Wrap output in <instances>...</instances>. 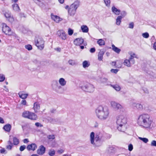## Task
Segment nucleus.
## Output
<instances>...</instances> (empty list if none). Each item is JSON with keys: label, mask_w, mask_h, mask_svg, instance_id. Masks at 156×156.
<instances>
[{"label": "nucleus", "mask_w": 156, "mask_h": 156, "mask_svg": "<svg viewBox=\"0 0 156 156\" xmlns=\"http://www.w3.org/2000/svg\"><path fill=\"white\" fill-rule=\"evenodd\" d=\"M13 144L14 145H17L19 143V140L16 137H14L13 139Z\"/></svg>", "instance_id": "e433bc0d"}, {"label": "nucleus", "mask_w": 156, "mask_h": 156, "mask_svg": "<svg viewBox=\"0 0 156 156\" xmlns=\"http://www.w3.org/2000/svg\"><path fill=\"white\" fill-rule=\"evenodd\" d=\"M12 8L14 11L19 12L20 11V9L18 5L17 4H14L12 5Z\"/></svg>", "instance_id": "c85d7f7f"}, {"label": "nucleus", "mask_w": 156, "mask_h": 156, "mask_svg": "<svg viewBox=\"0 0 156 156\" xmlns=\"http://www.w3.org/2000/svg\"><path fill=\"white\" fill-rule=\"evenodd\" d=\"M36 126L37 127L42 126L39 122H36L35 123Z\"/></svg>", "instance_id": "052dcab7"}, {"label": "nucleus", "mask_w": 156, "mask_h": 156, "mask_svg": "<svg viewBox=\"0 0 156 156\" xmlns=\"http://www.w3.org/2000/svg\"><path fill=\"white\" fill-rule=\"evenodd\" d=\"M5 151V150L4 148H2L0 150V152L2 153H4Z\"/></svg>", "instance_id": "338daca9"}, {"label": "nucleus", "mask_w": 156, "mask_h": 156, "mask_svg": "<svg viewBox=\"0 0 156 156\" xmlns=\"http://www.w3.org/2000/svg\"><path fill=\"white\" fill-rule=\"evenodd\" d=\"M4 122L3 119L2 118L0 117V123H3Z\"/></svg>", "instance_id": "e2e57ef3"}, {"label": "nucleus", "mask_w": 156, "mask_h": 156, "mask_svg": "<svg viewBox=\"0 0 156 156\" xmlns=\"http://www.w3.org/2000/svg\"><path fill=\"white\" fill-rule=\"evenodd\" d=\"M11 128V126L9 124H7L5 125L3 127V129L6 131L9 132L10 131Z\"/></svg>", "instance_id": "cd10ccee"}, {"label": "nucleus", "mask_w": 156, "mask_h": 156, "mask_svg": "<svg viewBox=\"0 0 156 156\" xmlns=\"http://www.w3.org/2000/svg\"><path fill=\"white\" fill-rule=\"evenodd\" d=\"M131 106L134 109H136L138 110H141L143 108L142 105L140 104L133 103L131 105Z\"/></svg>", "instance_id": "4468645a"}, {"label": "nucleus", "mask_w": 156, "mask_h": 156, "mask_svg": "<svg viewBox=\"0 0 156 156\" xmlns=\"http://www.w3.org/2000/svg\"><path fill=\"white\" fill-rule=\"evenodd\" d=\"M111 107L113 109L116 110H124V108L122 105L119 103L114 101H112L110 102Z\"/></svg>", "instance_id": "9d476101"}, {"label": "nucleus", "mask_w": 156, "mask_h": 156, "mask_svg": "<svg viewBox=\"0 0 156 156\" xmlns=\"http://www.w3.org/2000/svg\"><path fill=\"white\" fill-rule=\"evenodd\" d=\"M154 48L156 50V42H155L153 46Z\"/></svg>", "instance_id": "774afa93"}, {"label": "nucleus", "mask_w": 156, "mask_h": 156, "mask_svg": "<svg viewBox=\"0 0 156 156\" xmlns=\"http://www.w3.org/2000/svg\"><path fill=\"white\" fill-rule=\"evenodd\" d=\"M97 43L100 46L105 45V43L104 40L102 39H99L97 41Z\"/></svg>", "instance_id": "473e14b6"}, {"label": "nucleus", "mask_w": 156, "mask_h": 156, "mask_svg": "<svg viewBox=\"0 0 156 156\" xmlns=\"http://www.w3.org/2000/svg\"><path fill=\"white\" fill-rule=\"evenodd\" d=\"M104 52L103 51H100L98 53V59L99 61H101L103 58V56Z\"/></svg>", "instance_id": "c756f323"}, {"label": "nucleus", "mask_w": 156, "mask_h": 156, "mask_svg": "<svg viewBox=\"0 0 156 156\" xmlns=\"http://www.w3.org/2000/svg\"><path fill=\"white\" fill-rule=\"evenodd\" d=\"M89 65L90 64L87 61H84L83 62V66L84 68L88 67Z\"/></svg>", "instance_id": "c9c22d12"}, {"label": "nucleus", "mask_w": 156, "mask_h": 156, "mask_svg": "<svg viewBox=\"0 0 156 156\" xmlns=\"http://www.w3.org/2000/svg\"><path fill=\"white\" fill-rule=\"evenodd\" d=\"M133 146L131 144H130L128 146V150L129 151H131L133 149Z\"/></svg>", "instance_id": "864d4df0"}, {"label": "nucleus", "mask_w": 156, "mask_h": 156, "mask_svg": "<svg viewBox=\"0 0 156 156\" xmlns=\"http://www.w3.org/2000/svg\"><path fill=\"white\" fill-rule=\"evenodd\" d=\"M73 33V30L71 29V28H69L68 29V34L71 36L72 35Z\"/></svg>", "instance_id": "c03bdc74"}, {"label": "nucleus", "mask_w": 156, "mask_h": 156, "mask_svg": "<svg viewBox=\"0 0 156 156\" xmlns=\"http://www.w3.org/2000/svg\"><path fill=\"white\" fill-rule=\"evenodd\" d=\"M57 35L62 40H64L66 39V34L63 30H58L57 32Z\"/></svg>", "instance_id": "f8f14e48"}, {"label": "nucleus", "mask_w": 156, "mask_h": 156, "mask_svg": "<svg viewBox=\"0 0 156 156\" xmlns=\"http://www.w3.org/2000/svg\"><path fill=\"white\" fill-rule=\"evenodd\" d=\"M4 16L9 22L12 23L14 21V19L12 16L11 15V13L9 11L5 12L4 13Z\"/></svg>", "instance_id": "9b49d317"}, {"label": "nucleus", "mask_w": 156, "mask_h": 156, "mask_svg": "<svg viewBox=\"0 0 156 156\" xmlns=\"http://www.w3.org/2000/svg\"><path fill=\"white\" fill-rule=\"evenodd\" d=\"M58 83L62 87L65 86L66 83V81L63 78H60L58 80Z\"/></svg>", "instance_id": "412c9836"}, {"label": "nucleus", "mask_w": 156, "mask_h": 156, "mask_svg": "<svg viewBox=\"0 0 156 156\" xmlns=\"http://www.w3.org/2000/svg\"><path fill=\"white\" fill-rule=\"evenodd\" d=\"M151 145L153 146L156 147V141L154 140H152L151 143Z\"/></svg>", "instance_id": "603ef678"}, {"label": "nucleus", "mask_w": 156, "mask_h": 156, "mask_svg": "<svg viewBox=\"0 0 156 156\" xmlns=\"http://www.w3.org/2000/svg\"><path fill=\"white\" fill-rule=\"evenodd\" d=\"M82 32L83 33H87L89 31V28L86 25H82L81 27Z\"/></svg>", "instance_id": "393cba45"}, {"label": "nucleus", "mask_w": 156, "mask_h": 156, "mask_svg": "<svg viewBox=\"0 0 156 156\" xmlns=\"http://www.w3.org/2000/svg\"><path fill=\"white\" fill-rule=\"evenodd\" d=\"M25 47L26 49H27L29 51L31 50L32 48L31 45L30 44L26 45L25 46Z\"/></svg>", "instance_id": "79ce46f5"}, {"label": "nucleus", "mask_w": 156, "mask_h": 156, "mask_svg": "<svg viewBox=\"0 0 156 156\" xmlns=\"http://www.w3.org/2000/svg\"><path fill=\"white\" fill-rule=\"evenodd\" d=\"M83 40L81 38H77L75 39L74 41V44L76 46H80L83 42Z\"/></svg>", "instance_id": "dca6fc26"}, {"label": "nucleus", "mask_w": 156, "mask_h": 156, "mask_svg": "<svg viewBox=\"0 0 156 156\" xmlns=\"http://www.w3.org/2000/svg\"><path fill=\"white\" fill-rule=\"evenodd\" d=\"M57 152L59 154H61L64 151L62 149H61L58 151Z\"/></svg>", "instance_id": "680f3d73"}, {"label": "nucleus", "mask_w": 156, "mask_h": 156, "mask_svg": "<svg viewBox=\"0 0 156 156\" xmlns=\"http://www.w3.org/2000/svg\"><path fill=\"white\" fill-rule=\"evenodd\" d=\"M124 65L127 66L128 67L131 66V64H132L131 63L130 60L129 59H126L124 60Z\"/></svg>", "instance_id": "bb28decb"}, {"label": "nucleus", "mask_w": 156, "mask_h": 156, "mask_svg": "<svg viewBox=\"0 0 156 156\" xmlns=\"http://www.w3.org/2000/svg\"><path fill=\"white\" fill-rule=\"evenodd\" d=\"M129 54L130 55V57L129 59L130 60L131 63L132 64H134L135 61L134 59V58H138V57H137V55L134 52L132 51H130L129 52Z\"/></svg>", "instance_id": "ddd939ff"}, {"label": "nucleus", "mask_w": 156, "mask_h": 156, "mask_svg": "<svg viewBox=\"0 0 156 156\" xmlns=\"http://www.w3.org/2000/svg\"><path fill=\"white\" fill-rule=\"evenodd\" d=\"M111 86L116 91H119L120 90V87L118 85H111Z\"/></svg>", "instance_id": "f704fd0d"}, {"label": "nucleus", "mask_w": 156, "mask_h": 156, "mask_svg": "<svg viewBox=\"0 0 156 156\" xmlns=\"http://www.w3.org/2000/svg\"><path fill=\"white\" fill-rule=\"evenodd\" d=\"M51 87L53 90L58 93H61L63 91L62 87L60 85L58 81L54 80L52 81Z\"/></svg>", "instance_id": "423d86ee"}, {"label": "nucleus", "mask_w": 156, "mask_h": 156, "mask_svg": "<svg viewBox=\"0 0 156 156\" xmlns=\"http://www.w3.org/2000/svg\"><path fill=\"white\" fill-rule=\"evenodd\" d=\"M28 119L31 120H35L37 119V116L34 113L30 112Z\"/></svg>", "instance_id": "aec40b11"}, {"label": "nucleus", "mask_w": 156, "mask_h": 156, "mask_svg": "<svg viewBox=\"0 0 156 156\" xmlns=\"http://www.w3.org/2000/svg\"><path fill=\"white\" fill-rule=\"evenodd\" d=\"M98 123L97 122H95L94 125V127L95 128L97 127L98 126Z\"/></svg>", "instance_id": "0e129e2a"}, {"label": "nucleus", "mask_w": 156, "mask_h": 156, "mask_svg": "<svg viewBox=\"0 0 156 156\" xmlns=\"http://www.w3.org/2000/svg\"><path fill=\"white\" fill-rule=\"evenodd\" d=\"M13 144H11V145H8L6 146V149L8 150H11L12 149V147H13Z\"/></svg>", "instance_id": "6e6d98bb"}, {"label": "nucleus", "mask_w": 156, "mask_h": 156, "mask_svg": "<svg viewBox=\"0 0 156 156\" xmlns=\"http://www.w3.org/2000/svg\"><path fill=\"white\" fill-rule=\"evenodd\" d=\"M127 14L126 12L125 11H122V12L121 13V16H121L122 17V18L124 17L125 16H126Z\"/></svg>", "instance_id": "a18cd8bd"}, {"label": "nucleus", "mask_w": 156, "mask_h": 156, "mask_svg": "<svg viewBox=\"0 0 156 156\" xmlns=\"http://www.w3.org/2000/svg\"><path fill=\"white\" fill-rule=\"evenodd\" d=\"M112 50L115 52L117 54H119L121 51V49L119 48H118L117 47L115 46L113 44L112 45Z\"/></svg>", "instance_id": "b1692460"}, {"label": "nucleus", "mask_w": 156, "mask_h": 156, "mask_svg": "<svg viewBox=\"0 0 156 156\" xmlns=\"http://www.w3.org/2000/svg\"><path fill=\"white\" fill-rule=\"evenodd\" d=\"M26 148V146L25 145L21 146L20 148V151H22L24 150Z\"/></svg>", "instance_id": "8fccbe9b"}, {"label": "nucleus", "mask_w": 156, "mask_h": 156, "mask_svg": "<svg viewBox=\"0 0 156 156\" xmlns=\"http://www.w3.org/2000/svg\"><path fill=\"white\" fill-rule=\"evenodd\" d=\"M5 79V75L2 74H0V82H2Z\"/></svg>", "instance_id": "ea45409f"}, {"label": "nucleus", "mask_w": 156, "mask_h": 156, "mask_svg": "<svg viewBox=\"0 0 156 156\" xmlns=\"http://www.w3.org/2000/svg\"><path fill=\"white\" fill-rule=\"evenodd\" d=\"M134 23L133 22H131L129 23V28L133 29L134 27Z\"/></svg>", "instance_id": "49530a36"}, {"label": "nucleus", "mask_w": 156, "mask_h": 156, "mask_svg": "<svg viewBox=\"0 0 156 156\" xmlns=\"http://www.w3.org/2000/svg\"><path fill=\"white\" fill-rule=\"evenodd\" d=\"M108 79L106 78H102L100 80V83H101L104 84L105 85H108L107 84Z\"/></svg>", "instance_id": "7c9ffc66"}, {"label": "nucleus", "mask_w": 156, "mask_h": 156, "mask_svg": "<svg viewBox=\"0 0 156 156\" xmlns=\"http://www.w3.org/2000/svg\"><path fill=\"white\" fill-rule=\"evenodd\" d=\"M30 113L29 111H25L22 113V116L24 118L28 119Z\"/></svg>", "instance_id": "a878e982"}, {"label": "nucleus", "mask_w": 156, "mask_h": 156, "mask_svg": "<svg viewBox=\"0 0 156 156\" xmlns=\"http://www.w3.org/2000/svg\"><path fill=\"white\" fill-rule=\"evenodd\" d=\"M143 37L146 38H148L149 37V34L147 32L143 33L142 34Z\"/></svg>", "instance_id": "37998d69"}, {"label": "nucleus", "mask_w": 156, "mask_h": 156, "mask_svg": "<svg viewBox=\"0 0 156 156\" xmlns=\"http://www.w3.org/2000/svg\"><path fill=\"white\" fill-rule=\"evenodd\" d=\"M119 62H118L117 63V64H118L119 65H117V66H116V67H117L118 68H121L122 66V62H121L119 61Z\"/></svg>", "instance_id": "3c124183"}, {"label": "nucleus", "mask_w": 156, "mask_h": 156, "mask_svg": "<svg viewBox=\"0 0 156 156\" xmlns=\"http://www.w3.org/2000/svg\"><path fill=\"white\" fill-rule=\"evenodd\" d=\"M33 109L36 112H38V110L40 109V105L38 102H35L34 105Z\"/></svg>", "instance_id": "4be33fe9"}, {"label": "nucleus", "mask_w": 156, "mask_h": 156, "mask_svg": "<svg viewBox=\"0 0 156 156\" xmlns=\"http://www.w3.org/2000/svg\"><path fill=\"white\" fill-rule=\"evenodd\" d=\"M106 5L108 7L110 6L111 1L110 0H104Z\"/></svg>", "instance_id": "58836bf2"}, {"label": "nucleus", "mask_w": 156, "mask_h": 156, "mask_svg": "<svg viewBox=\"0 0 156 156\" xmlns=\"http://www.w3.org/2000/svg\"><path fill=\"white\" fill-rule=\"evenodd\" d=\"M12 35L17 40H19V37L15 34L13 33H12Z\"/></svg>", "instance_id": "13d9d810"}, {"label": "nucleus", "mask_w": 156, "mask_h": 156, "mask_svg": "<svg viewBox=\"0 0 156 156\" xmlns=\"http://www.w3.org/2000/svg\"><path fill=\"white\" fill-rule=\"evenodd\" d=\"M48 138L49 139H54L55 138V135H49L47 136Z\"/></svg>", "instance_id": "de8ad7c7"}, {"label": "nucleus", "mask_w": 156, "mask_h": 156, "mask_svg": "<svg viewBox=\"0 0 156 156\" xmlns=\"http://www.w3.org/2000/svg\"><path fill=\"white\" fill-rule=\"evenodd\" d=\"M139 139L142 141L144 142L145 143H147L148 141V140L147 138H142L141 137H139Z\"/></svg>", "instance_id": "4c0bfd02"}, {"label": "nucleus", "mask_w": 156, "mask_h": 156, "mask_svg": "<svg viewBox=\"0 0 156 156\" xmlns=\"http://www.w3.org/2000/svg\"><path fill=\"white\" fill-rule=\"evenodd\" d=\"M25 99H23V100H22L21 101V104L25 105L27 104V102L26 100H24Z\"/></svg>", "instance_id": "5fc2aeb1"}, {"label": "nucleus", "mask_w": 156, "mask_h": 156, "mask_svg": "<svg viewBox=\"0 0 156 156\" xmlns=\"http://www.w3.org/2000/svg\"><path fill=\"white\" fill-rule=\"evenodd\" d=\"M19 97L23 99H25L27 97L28 95L27 94H25L23 92H20L18 93Z\"/></svg>", "instance_id": "5701e85b"}, {"label": "nucleus", "mask_w": 156, "mask_h": 156, "mask_svg": "<svg viewBox=\"0 0 156 156\" xmlns=\"http://www.w3.org/2000/svg\"><path fill=\"white\" fill-rule=\"evenodd\" d=\"M112 11L115 15H119L121 12L120 10L117 9L114 6H113L112 7Z\"/></svg>", "instance_id": "6ab92c4d"}, {"label": "nucleus", "mask_w": 156, "mask_h": 156, "mask_svg": "<svg viewBox=\"0 0 156 156\" xmlns=\"http://www.w3.org/2000/svg\"><path fill=\"white\" fill-rule=\"evenodd\" d=\"M153 122L150 115L147 113L140 115L137 120L138 124L146 129H151L152 127Z\"/></svg>", "instance_id": "f257e3e1"}, {"label": "nucleus", "mask_w": 156, "mask_h": 156, "mask_svg": "<svg viewBox=\"0 0 156 156\" xmlns=\"http://www.w3.org/2000/svg\"><path fill=\"white\" fill-rule=\"evenodd\" d=\"M90 52H91V53H94L95 52V48H91L90 50Z\"/></svg>", "instance_id": "bf43d9fd"}, {"label": "nucleus", "mask_w": 156, "mask_h": 156, "mask_svg": "<svg viewBox=\"0 0 156 156\" xmlns=\"http://www.w3.org/2000/svg\"><path fill=\"white\" fill-rule=\"evenodd\" d=\"M81 89L84 91L89 92H92L94 90L93 85L88 83H85L81 86Z\"/></svg>", "instance_id": "0eeeda50"}, {"label": "nucleus", "mask_w": 156, "mask_h": 156, "mask_svg": "<svg viewBox=\"0 0 156 156\" xmlns=\"http://www.w3.org/2000/svg\"><path fill=\"white\" fill-rule=\"evenodd\" d=\"M2 30L6 35H11L12 34V31L11 29L6 25V24L4 23H2Z\"/></svg>", "instance_id": "1a4fd4ad"}, {"label": "nucleus", "mask_w": 156, "mask_h": 156, "mask_svg": "<svg viewBox=\"0 0 156 156\" xmlns=\"http://www.w3.org/2000/svg\"><path fill=\"white\" fill-rule=\"evenodd\" d=\"M90 140L91 144L94 145L96 146H99L101 145V143L100 141V136L99 135L96 134L95 137L94 133L92 132L90 134Z\"/></svg>", "instance_id": "20e7f679"}, {"label": "nucleus", "mask_w": 156, "mask_h": 156, "mask_svg": "<svg viewBox=\"0 0 156 156\" xmlns=\"http://www.w3.org/2000/svg\"><path fill=\"white\" fill-rule=\"evenodd\" d=\"M55 151L54 150H50L48 152V154L50 156H53L55 155Z\"/></svg>", "instance_id": "a19ab883"}, {"label": "nucleus", "mask_w": 156, "mask_h": 156, "mask_svg": "<svg viewBox=\"0 0 156 156\" xmlns=\"http://www.w3.org/2000/svg\"><path fill=\"white\" fill-rule=\"evenodd\" d=\"M23 142L24 143H27L28 142V140L27 139H25L23 140Z\"/></svg>", "instance_id": "69168bd1"}, {"label": "nucleus", "mask_w": 156, "mask_h": 156, "mask_svg": "<svg viewBox=\"0 0 156 156\" xmlns=\"http://www.w3.org/2000/svg\"><path fill=\"white\" fill-rule=\"evenodd\" d=\"M51 17L52 20L56 23H58L62 20V19L58 16L51 14Z\"/></svg>", "instance_id": "f3484780"}, {"label": "nucleus", "mask_w": 156, "mask_h": 156, "mask_svg": "<svg viewBox=\"0 0 156 156\" xmlns=\"http://www.w3.org/2000/svg\"><path fill=\"white\" fill-rule=\"evenodd\" d=\"M122 18L120 16H118L116 19V24L117 25H119L121 22Z\"/></svg>", "instance_id": "2f4dec72"}, {"label": "nucleus", "mask_w": 156, "mask_h": 156, "mask_svg": "<svg viewBox=\"0 0 156 156\" xmlns=\"http://www.w3.org/2000/svg\"><path fill=\"white\" fill-rule=\"evenodd\" d=\"M116 119L118 129L120 131L124 132L126 129V118L123 115H120L117 116Z\"/></svg>", "instance_id": "7ed1b4c3"}, {"label": "nucleus", "mask_w": 156, "mask_h": 156, "mask_svg": "<svg viewBox=\"0 0 156 156\" xmlns=\"http://www.w3.org/2000/svg\"><path fill=\"white\" fill-rule=\"evenodd\" d=\"M118 62H120L119 61H116V62H112V65L114 66H115L116 67V66H117V63Z\"/></svg>", "instance_id": "4d7b16f0"}, {"label": "nucleus", "mask_w": 156, "mask_h": 156, "mask_svg": "<svg viewBox=\"0 0 156 156\" xmlns=\"http://www.w3.org/2000/svg\"><path fill=\"white\" fill-rule=\"evenodd\" d=\"M45 151V147L41 145L37 150V153L38 154L41 155L44 153Z\"/></svg>", "instance_id": "2eb2a0df"}, {"label": "nucleus", "mask_w": 156, "mask_h": 156, "mask_svg": "<svg viewBox=\"0 0 156 156\" xmlns=\"http://www.w3.org/2000/svg\"><path fill=\"white\" fill-rule=\"evenodd\" d=\"M37 146L35 144H32L28 145L27 148L28 151L32 150L34 151L37 148Z\"/></svg>", "instance_id": "a211bd4d"}, {"label": "nucleus", "mask_w": 156, "mask_h": 156, "mask_svg": "<svg viewBox=\"0 0 156 156\" xmlns=\"http://www.w3.org/2000/svg\"><path fill=\"white\" fill-rule=\"evenodd\" d=\"M36 45L38 48L42 50L44 48V41L41 37H39L35 40Z\"/></svg>", "instance_id": "6e6552de"}, {"label": "nucleus", "mask_w": 156, "mask_h": 156, "mask_svg": "<svg viewBox=\"0 0 156 156\" xmlns=\"http://www.w3.org/2000/svg\"><path fill=\"white\" fill-rule=\"evenodd\" d=\"M68 62L69 65L72 66H74L76 64V61L75 60L70 59L69 60Z\"/></svg>", "instance_id": "72a5a7b5"}, {"label": "nucleus", "mask_w": 156, "mask_h": 156, "mask_svg": "<svg viewBox=\"0 0 156 156\" xmlns=\"http://www.w3.org/2000/svg\"><path fill=\"white\" fill-rule=\"evenodd\" d=\"M80 2L78 1H75L70 6L68 10V13L71 16H73L76 12V9L79 7Z\"/></svg>", "instance_id": "39448f33"}, {"label": "nucleus", "mask_w": 156, "mask_h": 156, "mask_svg": "<svg viewBox=\"0 0 156 156\" xmlns=\"http://www.w3.org/2000/svg\"><path fill=\"white\" fill-rule=\"evenodd\" d=\"M95 112L97 117L101 121L105 120L108 118L109 112L107 107L99 106L96 109Z\"/></svg>", "instance_id": "f03ea898"}, {"label": "nucleus", "mask_w": 156, "mask_h": 156, "mask_svg": "<svg viewBox=\"0 0 156 156\" xmlns=\"http://www.w3.org/2000/svg\"><path fill=\"white\" fill-rule=\"evenodd\" d=\"M119 70L117 69H112L111 70V72L112 73L116 74L118 72Z\"/></svg>", "instance_id": "09e8293b"}]
</instances>
